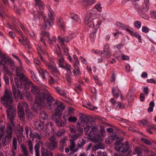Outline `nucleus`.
Masks as SVG:
<instances>
[{
  "label": "nucleus",
  "instance_id": "obj_52",
  "mask_svg": "<svg viewBox=\"0 0 156 156\" xmlns=\"http://www.w3.org/2000/svg\"><path fill=\"white\" fill-rule=\"evenodd\" d=\"M68 140L67 137H65L64 138L60 139V143L64 145V144L66 143L67 140Z\"/></svg>",
  "mask_w": 156,
  "mask_h": 156
},
{
  "label": "nucleus",
  "instance_id": "obj_9",
  "mask_svg": "<svg viewBox=\"0 0 156 156\" xmlns=\"http://www.w3.org/2000/svg\"><path fill=\"white\" fill-rule=\"evenodd\" d=\"M38 72L44 80L45 79L46 77H48L49 78L48 79L49 83L50 84H53L55 81L54 78L50 76L49 73L46 70L41 69L38 70Z\"/></svg>",
  "mask_w": 156,
  "mask_h": 156
},
{
  "label": "nucleus",
  "instance_id": "obj_1",
  "mask_svg": "<svg viewBox=\"0 0 156 156\" xmlns=\"http://www.w3.org/2000/svg\"><path fill=\"white\" fill-rule=\"evenodd\" d=\"M44 91L45 93L40 92L39 88H31V91L35 97V103L33 109L37 112L45 105L50 110H55L56 125L59 127L65 126L66 120L65 116L63 117V120L61 119L65 106L62 102L55 100L51 93L47 90L44 89Z\"/></svg>",
  "mask_w": 156,
  "mask_h": 156
},
{
  "label": "nucleus",
  "instance_id": "obj_37",
  "mask_svg": "<svg viewBox=\"0 0 156 156\" xmlns=\"http://www.w3.org/2000/svg\"><path fill=\"white\" fill-rule=\"evenodd\" d=\"M114 106L115 108H124L125 107L124 105L119 101L116 103Z\"/></svg>",
  "mask_w": 156,
  "mask_h": 156
},
{
  "label": "nucleus",
  "instance_id": "obj_34",
  "mask_svg": "<svg viewBox=\"0 0 156 156\" xmlns=\"http://www.w3.org/2000/svg\"><path fill=\"white\" fill-rule=\"evenodd\" d=\"M133 153L134 154H137L138 155H140L142 154V150L139 148L136 147L133 151Z\"/></svg>",
  "mask_w": 156,
  "mask_h": 156
},
{
  "label": "nucleus",
  "instance_id": "obj_32",
  "mask_svg": "<svg viewBox=\"0 0 156 156\" xmlns=\"http://www.w3.org/2000/svg\"><path fill=\"white\" fill-rule=\"evenodd\" d=\"M55 91L59 95L65 96L66 95V93L64 90H62L60 88H55Z\"/></svg>",
  "mask_w": 156,
  "mask_h": 156
},
{
  "label": "nucleus",
  "instance_id": "obj_40",
  "mask_svg": "<svg viewBox=\"0 0 156 156\" xmlns=\"http://www.w3.org/2000/svg\"><path fill=\"white\" fill-rule=\"evenodd\" d=\"M70 16L73 20L77 21L79 19V16L74 13H72L70 14Z\"/></svg>",
  "mask_w": 156,
  "mask_h": 156
},
{
  "label": "nucleus",
  "instance_id": "obj_3",
  "mask_svg": "<svg viewBox=\"0 0 156 156\" xmlns=\"http://www.w3.org/2000/svg\"><path fill=\"white\" fill-rule=\"evenodd\" d=\"M94 15H95L94 13L91 12L89 13L85 17L84 21L85 24L90 27L89 30H92L90 35V37L91 38V40L92 41H94V39L96 37V33L97 29L99 27L101 23V21L98 20L95 22L96 26L95 27V24L93 18Z\"/></svg>",
  "mask_w": 156,
  "mask_h": 156
},
{
  "label": "nucleus",
  "instance_id": "obj_38",
  "mask_svg": "<svg viewBox=\"0 0 156 156\" xmlns=\"http://www.w3.org/2000/svg\"><path fill=\"white\" fill-rule=\"evenodd\" d=\"M77 131L80 133H83V128L82 127V124H81L80 123H78L77 125Z\"/></svg>",
  "mask_w": 156,
  "mask_h": 156
},
{
  "label": "nucleus",
  "instance_id": "obj_6",
  "mask_svg": "<svg viewBox=\"0 0 156 156\" xmlns=\"http://www.w3.org/2000/svg\"><path fill=\"white\" fill-rule=\"evenodd\" d=\"M48 6L49 7V8L48 9L50 12V13L48 14V16L49 19H47L46 17L43 16V22L41 25L42 26V28H43L44 29H45L47 27L49 28L51 26V24H53L54 22V19L52 15L54 12L49 5H48Z\"/></svg>",
  "mask_w": 156,
  "mask_h": 156
},
{
  "label": "nucleus",
  "instance_id": "obj_44",
  "mask_svg": "<svg viewBox=\"0 0 156 156\" xmlns=\"http://www.w3.org/2000/svg\"><path fill=\"white\" fill-rule=\"evenodd\" d=\"M87 126L84 128V129L85 132V134H86L88 132L89 130L90 129L92 126V124H86Z\"/></svg>",
  "mask_w": 156,
  "mask_h": 156
},
{
  "label": "nucleus",
  "instance_id": "obj_59",
  "mask_svg": "<svg viewBox=\"0 0 156 156\" xmlns=\"http://www.w3.org/2000/svg\"><path fill=\"white\" fill-rule=\"evenodd\" d=\"M41 35L43 36L47 37L48 38L49 37V33L48 32L43 31L41 33Z\"/></svg>",
  "mask_w": 156,
  "mask_h": 156
},
{
  "label": "nucleus",
  "instance_id": "obj_45",
  "mask_svg": "<svg viewBox=\"0 0 156 156\" xmlns=\"http://www.w3.org/2000/svg\"><path fill=\"white\" fill-rule=\"evenodd\" d=\"M56 41V38L54 37H53L52 39L50 38V37L48 39V42L49 44L52 45L54 42H55Z\"/></svg>",
  "mask_w": 156,
  "mask_h": 156
},
{
  "label": "nucleus",
  "instance_id": "obj_5",
  "mask_svg": "<svg viewBox=\"0 0 156 156\" xmlns=\"http://www.w3.org/2000/svg\"><path fill=\"white\" fill-rule=\"evenodd\" d=\"M123 140L117 138L114 144L115 145V149L117 151L125 153L128 151L129 149V142L126 141L125 143H122Z\"/></svg>",
  "mask_w": 156,
  "mask_h": 156
},
{
  "label": "nucleus",
  "instance_id": "obj_19",
  "mask_svg": "<svg viewBox=\"0 0 156 156\" xmlns=\"http://www.w3.org/2000/svg\"><path fill=\"white\" fill-rule=\"evenodd\" d=\"M149 0H144V3L141 9L142 10H144L145 12H147L149 9Z\"/></svg>",
  "mask_w": 156,
  "mask_h": 156
},
{
  "label": "nucleus",
  "instance_id": "obj_20",
  "mask_svg": "<svg viewBox=\"0 0 156 156\" xmlns=\"http://www.w3.org/2000/svg\"><path fill=\"white\" fill-rule=\"evenodd\" d=\"M41 153L42 156H50L51 155V153H53L51 151H49L44 147L41 148Z\"/></svg>",
  "mask_w": 156,
  "mask_h": 156
},
{
  "label": "nucleus",
  "instance_id": "obj_18",
  "mask_svg": "<svg viewBox=\"0 0 156 156\" xmlns=\"http://www.w3.org/2000/svg\"><path fill=\"white\" fill-rule=\"evenodd\" d=\"M12 91L15 98L19 97L20 99L22 100L23 99L22 94L18 89V88H12Z\"/></svg>",
  "mask_w": 156,
  "mask_h": 156
},
{
  "label": "nucleus",
  "instance_id": "obj_63",
  "mask_svg": "<svg viewBox=\"0 0 156 156\" xmlns=\"http://www.w3.org/2000/svg\"><path fill=\"white\" fill-rule=\"evenodd\" d=\"M62 68L65 69L67 71V70L69 69H71V66L67 63L66 64L65 66H64Z\"/></svg>",
  "mask_w": 156,
  "mask_h": 156
},
{
  "label": "nucleus",
  "instance_id": "obj_51",
  "mask_svg": "<svg viewBox=\"0 0 156 156\" xmlns=\"http://www.w3.org/2000/svg\"><path fill=\"white\" fill-rule=\"evenodd\" d=\"M141 140L142 141H143L144 142V143L148 145H151L152 144L151 142L149 141L148 140L144 138H142L141 139Z\"/></svg>",
  "mask_w": 156,
  "mask_h": 156
},
{
  "label": "nucleus",
  "instance_id": "obj_33",
  "mask_svg": "<svg viewBox=\"0 0 156 156\" xmlns=\"http://www.w3.org/2000/svg\"><path fill=\"white\" fill-rule=\"evenodd\" d=\"M57 23L58 25L60 27L62 28H64V25L63 23L62 18L61 17H59L57 19Z\"/></svg>",
  "mask_w": 156,
  "mask_h": 156
},
{
  "label": "nucleus",
  "instance_id": "obj_15",
  "mask_svg": "<svg viewBox=\"0 0 156 156\" xmlns=\"http://www.w3.org/2000/svg\"><path fill=\"white\" fill-rule=\"evenodd\" d=\"M95 0H83L82 1L81 3L83 6L87 7L95 3Z\"/></svg>",
  "mask_w": 156,
  "mask_h": 156
},
{
  "label": "nucleus",
  "instance_id": "obj_36",
  "mask_svg": "<svg viewBox=\"0 0 156 156\" xmlns=\"http://www.w3.org/2000/svg\"><path fill=\"white\" fill-rule=\"evenodd\" d=\"M66 132V130L64 129H62L58 131L56 133V135L58 137H61Z\"/></svg>",
  "mask_w": 156,
  "mask_h": 156
},
{
  "label": "nucleus",
  "instance_id": "obj_28",
  "mask_svg": "<svg viewBox=\"0 0 156 156\" xmlns=\"http://www.w3.org/2000/svg\"><path fill=\"white\" fill-rule=\"evenodd\" d=\"M55 47L57 50L55 51V53L58 55V58H62L63 57V55L61 54L62 52L60 50V46L59 45H57Z\"/></svg>",
  "mask_w": 156,
  "mask_h": 156
},
{
  "label": "nucleus",
  "instance_id": "obj_24",
  "mask_svg": "<svg viewBox=\"0 0 156 156\" xmlns=\"http://www.w3.org/2000/svg\"><path fill=\"white\" fill-rule=\"evenodd\" d=\"M25 112L26 116L29 120H31L34 117L35 115L29 109L26 110Z\"/></svg>",
  "mask_w": 156,
  "mask_h": 156
},
{
  "label": "nucleus",
  "instance_id": "obj_12",
  "mask_svg": "<svg viewBox=\"0 0 156 156\" xmlns=\"http://www.w3.org/2000/svg\"><path fill=\"white\" fill-rule=\"evenodd\" d=\"M103 56L105 57L108 58L110 57L111 54L109 50V46L107 44H105L104 51H103Z\"/></svg>",
  "mask_w": 156,
  "mask_h": 156
},
{
  "label": "nucleus",
  "instance_id": "obj_55",
  "mask_svg": "<svg viewBox=\"0 0 156 156\" xmlns=\"http://www.w3.org/2000/svg\"><path fill=\"white\" fill-rule=\"evenodd\" d=\"M71 75L65 74V78L66 80L69 83L71 82L72 79L71 78L70 76Z\"/></svg>",
  "mask_w": 156,
  "mask_h": 156
},
{
  "label": "nucleus",
  "instance_id": "obj_64",
  "mask_svg": "<svg viewBox=\"0 0 156 156\" xmlns=\"http://www.w3.org/2000/svg\"><path fill=\"white\" fill-rule=\"evenodd\" d=\"M142 30L143 32L147 33L149 32V29L145 26H144L142 27Z\"/></svg>",
  "mask_w": 156,
  "mask_h": 156
},
{
  "label": "nucleus",
  "instance_id": "obj_49",
  "mask_svg": "<svg viewBox=\"0 0 156 156\" xmlns=\"http://www.w3.org/2000/svg\"><path fill=\"white\" fill-rule=\"evenodd\" d=\"M134 24L136 28L138 29L140 28L141 26V23L140 21H136L135 22Z\"/></svg>",
  "mask_w": 156,
  "mask_h": 156
},
{
  "label": "nucleus",
  "instance_id": "obj_14",
  "mask_svg": "<svg viewBox=\"0 0 156 156\" xmlns=\"http://www.w3.org/2000/svg\"><path fill=\"white\" fill-rule=\"evenodd\" d=\"M5 133L6 134L5 135L8 136L9 139L10 138L12 139L13 131L11 125L8 124L7 125Z\"/></svg>",
  "mask_w": 156,
  "mask_h": 156
},
{
  "label": "nucleus",
  "instance_id": "obj_8",
  "mask_svg": "<svg viewBox=\"0 0 156 156\" xmlns=\"http://www.w3.org/2000/svg\"><path fill=\"white\" fill-rule=\"evenodd\" d=\"M48 140L49 142L47 143V144L48 145V147L50 150H53L58 147V141L54 136H51Z\"/></svg>",
  "mask_w": 156,
  "mask_h": 156
},
{
  "label": "nucleus",
  "instance_id": "obj_2",
  "mask_svg": "<svg viewBox=\"0 0 156 156\" xmlns=\"http://www.w3.org/2000/svg\"><path fill=\"white\" fill-rule=\"evenodd\" d=\"M13 98L11 92L6 89L5 94L1 97V102L7 108L6 112L8 118L11 124H13L16 115V110L12 103Z\"/></svg>",
  "mask_w": 156,
  "mask_h": 156
},
{
  "label": "nucleus",
  "instance_id": "obj_25",
  "mask_svg": "<svg viewBox=\"0 0 156 156\" xmlns=\"http://www.w3.org/2000/svg\"><path fill=\"white\" fill-rule=\"evenodd\" d=\"M101 141H98L97 142H94V143H97L94 146V148L95 150H98L100 149H103L105 148V145L102 143H100L99 142Z\"/></svg>",
  "mask_w": 156,
  "mask_h": 156
},
{
  "label": "nucleus",
  "instance_id": "obj_47",
  "mask_svg": "<svg viewBox=\"0 0 156 156\" xmlns=\"http://www.w3.org/2000/svg\"><path fill=\"white\" fill-rule=\"evenodd\" d=\"M70 146L69 147L71 151H73L75 147V143L73 140H70Z\"/></svg>",
  "mask_w": 156,
  "mask_h": 156
},
{
  "label": "nucleus",
  "instance_id": "obj_42",
  "mask_svg": "<svg viewBox=\"0 0 156 156\" xmlns=\"http://www.w3.org/2000/svg\"><path fill=\"white\" fill-rule=\"evenodd\" d=\"M0 58L2 59H3L7 62L9 61L10 59L9 56H6V55H1L0 56Z\"/></svg>",
  "mask_w": 156,
  "mask_h": 156
},
{
  "label": "nucleus",
  "instance_id": "obj_26",
  "mask_svg": "<svg viewBox=\"0 0 156 156\" xmlns=\"http://www.w3.org/2000/svg\"><path fill=\"white\" fill-rule=\"evenodd\" d=\"M58 65L60 67L62 68L67 63L65 61V60L63 57L62 58H59L58 59Z\"/></svg>",
  "mask_w": 156,
  "mask_h": 156
},
{
  "label": "nucleus",
  "instance_id": "obj_54",
  "mask_svg": "<svg viewBox=\"0 0 156 156\" xmlns=\"http://www.w3.org/2000/svg\"><path fill=\"white\" fill-rule=\"evenodd\" d=\"M84 117L85 122L86 123V124H91L90 123V121L91 119L90 117L88 116L87 115H84Z\"/></svg>",
  "mask_w": 156,
  "mask_h": 156
},
{
  "label": "nucleus",
  "instance_id": "obj_61",
  "mask_svg": "<svg viewBox=\"0 0 156 156\" xmlns=\"http://www.w3.org/2000/svg\"><path fill=\"white\" fill-rule=\"evenodd\" d=\"M116 75L114 72H113L112 75L111 76V81L112 82H115V79Z\"/></svg>",
  "mask_w": 156,
  "mask_h": 156
},
{
  "label": "nucleus",
  "instance_id": "obj_22",
  "mask_svg": "<svg viewBox=\"0 0 156 156\" xmlns=\"http://www.w3.org/2000/svg\"><path fill=\"white\" fill-rule=\"evenodd\" d=\"M39 118L43 120H47L48 119V115L45 111H42L40 114Z\"/></svg>",
  "mask_w": 156,
  "mask_h": 156
},
{
  "label": "nucleus",
  "instance_id": "obj_11",
  "mask_svg": "<svg viewBox=\"0 0 156 156\" xmlns=\"http://www.w3.org/2000/svg\"><path fill=\"white\" fill-rule=\"evenodd\" d=\"M17 110L19 118L21 120L24 121L25 115L24 109L20 104H18Z\"/></svg>",
  "mask_w": 156,
  "mask_h": 156
},
{
  "label": "nucleus",
  "instance_id": "obj_4",
  "mask_svg": "<svg viewBox=\"0 0 156 156\" xmlns=\"http://www.w3.org/2000/svg\"><path fill=\"white\" fill-rule=\"evenodd\" d=\"M14 80L17 88H36V87L34 85L32 82L26 76L20 80L15 78Z\"/></svg>",
  "mask_w": 156,
  "mask_h": 156
},
{
  "label": "nucleus",
  "instance_id": "obj_31",
  "mask_svg": "<svg viewBox=\"0 0 156 156\" xmlns=\"http://www.w3.org/2000/svg\"><path fill=\"white\" fill-rule=\"evenodd\" d=\"M20 148H21L24 155L26 156H27L28 155V152L27 151V148L26 146L24 144H21Z\"/></svg>",
  "mask_w": 156,
  "mask_h": 156
},
{
  "label": "nucleus",
  "instance_id": "obj_17",
  "mask_svg": "<svg viewBox=\"0 0 156 156\" xmlns=\"http://www.w3.org/2000/svg\"><path fill=\"white\" fill-rule=\"evenodd\" d=\"M17 140L16 138L14 137L12 140V145L13 149H12V152L13 156H16V153L14 150H16L17 149Z\"/></svg>",
  "mask_w": 156,
  "mask_h": 156
},
{
  "label": "nucleus",
  "instance_id": "obj_50",
  "mask_svg": "<svg viewBox=\"0 0 156 156\" xmlns=\"http://www.w3.org/2000/svg\"><path fill=\"white\" fill-rule=\"evenodd\" d=\"M9 27L10 28L12 29V30H16L20 34H22V32L20 30H18V29L17 27L15 26L14 25V26H9Z\"/></svg>",
  "mask_w": 156,
  "mask_h": 156
},
{
  "label": "nucleus",
  "instance_id": "obj_48",
  "mask_svg": "<svg viewBox=\"0 0 156 156\" xmlns=\"http://www.w3.org/2000/svg\"><path fill=\"white\" fill-rule=\"evenodd\" d=\"M133 5L134 7L136 9L137 12L139 10L141 9V8L139 7V5L138 3L136 2H132Z\"/></svg>",
  "mask_w": 156,
  "mask_h": 156
},
{
  "label": "nucleus",
  "instance_id": "obj_57",
  "mask_svg": "<svg viewBox=\"0 0 156 156\" xmlns=\"http://www.w3.org/2000/svg\"><path fill=\"white\" fill-rule=\"evenodd\" d=\"M100 133H99V134L101 136H102L103 135V138L104 136V133L106 132L105 130L103 127H100Z\"/></svg>",
  "mask_w": 156,
  "mask_h": 156
},
{
  "label": "nucleus",
  "instance_id": "obj_53",
  "mask_svg": "<svg viewBox=\"0 0 156 156\" xmlns=\"http://www.w3.org/2000/svg\"><path fill=\"white\" fill-rule=\"evenodd\" d=\"M116 25L121 28L124 29L125 27L124 24L119 22H117L116 23Z\"/></svg>",
  "mask_w": 156,
  "mask_h": 156
},
{
  "label": "nucleus",
  "instance_id": "obj_7",
  "mask_svg": "<svg viewBox=\"0 0 156 156\" xmlns=\"http://www.w3.org/2000/svg\"><path fill=\"white\" fill-rule=\"evenodd\" d=\"M89 135L92 137V141L94 142H97L103 140V136H101L97 132V128L93 127L89 133Z\"/></svg>",
  "mask_w": 156,
  "mask_h": 156
},
{
  "label": "nucleus",
  "instance_id": "obj_62",
  "mask_svg": "<svg viewBox=\"0 0 156 156\" xmlns=\"http://www.w3.org/2000/svg\"><path fill=\"white\" fill-rule=\"evenodd\" d=\"M80 136V135L79 133L74 134L71 136V138L72 139V140L74 141L77 138L79 137Z\"/></svg>",
  "mask_w": 156,
  "mask_h": 156
},
{
  "label": "nucleus",
  "instance_id": "obj_39",
  "mask_svg": "<svg viewBox=\"0 0 156 156\" xmlns=\"http://www.w3.org/2000/svg\"><path fill=\"white\" fill-rule=\"evenodd\" d=\"M154 105V102L153 101H151L149 104V107L147 109L148 112H151L153 111V107Z\"/></svg>",
  "mask_w": 156,
  "mask_h": 156
},
{
  "label": "nucleus",
  "instance_id": "obj_35",
  "mask_svg": "<svg viewBox=\"0 0 156 156\" xmlns=\"http://www.w3.org/2000/svg\"><path fill=\"white\" fill-rule=\"evenodd\" d=\"M34 149L35 151L36 156H40L39 145L38 144H36L34 146Z\"/></svg>",
  "mask_w": 156,
  "mask_h": 156
},
{
  "label": "nucleus",
  "instance_id": "obj_60",
  "mask_svg": "<svg viewBox=\"0 0 156 156\" xmlns=\"http://www.w3.org/2000/svg\"><path fill=\"white\" fill-rule=\"evenodd\" d=\"M91 51L93 53H95L96 54H98L99 55H102L103 53L102 51H99L97 50H95L94 49H92Z\"/></svg>",
  "mask_w": 156,
  "mask_h": 156
},
{
  "label": "nucleus",
  "instance_id": "obj_13",
  "mask_svg": "<svg viewBox=\"0 0 156 156\" xmlns=\"http://www.w3.org/2000/svg\"><path fill=\"white\" fill-rule=\"evenodd\" d=\"M117 138V136L115 133H110V136L105 140L106 144H111Z\"/></svg>",
  "mask_w": 156,
  "mask_h": 156
},
{
  "label": "nucleus",
  "instance_id": "obj_43",
  "mask_svg": "<svg viewBox=\"0 0 156 156\" xmlns=\"http://www.w3.org/2000/svg\"><path fill=\"white\" fill-rule=\"evenodd\" d=\"M5 127L4 126H2L0 128V141H1L2 137L4 135V131Z\"/></svg>",
  "mask_w": 156,
  "mask_h": 156
},
{
  "label": "nucleus",
  "instance_id": "obj_41",
  "mask_svg": "<svg viewBox=\"0 0 156 156\" xmlns=\"http://www.w3.org/2000/svg\"><path fill=\"white\" fill-rule=\"evenodd\" d=\"M132 36L137 37L140 43L142 41L141 40V36L137 32L135 33L134 32Z\"/></svg>",
  "mask_w": 156,
  "mask_h": 156
},
{
  "label": "nucleus",
  "instance_id": "obj_23",
  "mask_svg": "<svg viewBox=\"0 0 156 156\" xmlns=\"http://www.w3.org/2000/svg\"><path fill=\"white\" fill-rule=\"evenodd\" d=\"M146 12H145L144 10H142L141 9L138 11V12L139 13L140 15L143 18L145 19H148L149 17L146 13Z\"/></svg>",
  "mask_w": 156,
  "mask_h": 156
},
{
  "label": "nucleus",
  "instance_id": "obj_58",
  "mask_svg": "<svg viewBox=\"0 0 156 156\" xmlns=\"http://www.w3.org/2000/svg\"><path fill=\"white\" fill-rule=\"evenodd\" d=\"M68 121L71 122H75L77 121V118L75 117H70L68 119Z\"/></svg>",
  "mask_w": 156,
  "mask_h": 156
},
{
  "label": "nucleus",
  "instance_id": "obj_29",
  "mask_svg": "<svg viewBox=\"0 0 156 156\" xmlns=\"http://www.w3.org/2000/svg\"><path fill=\"white\" fill-rule=\"evenodd\" d=\"M7 139H8V142L9 143L11 140L12 138H9L8 136H5L3 138L2 140V143L4 146L7 145L8 144V142L6 140Z\"/></svg>",
  "mask_w": 156,
  "mask_h": 156
},
{
  "label": "nucleus",
  "instance_id": "obj_56",
  "mask_svg": "<svg viewBox=\"0 0 156 156\" xmlns=\"http://www.w3.org/2000/svg\"><path fill=\"white\" fill-rule=\"evenodd\" d=\"M148 122L147 120L143 119L142 120L140 121L139 123L140 125L144 126L146 124H147Z\"/></svg>",
  "mask_w": 156,
  "mask_h": 156
},
{
  "label": "nucleus",
  "instance_id": "obj_46",
  "mask_svg": "<svg viewBox=\"0 0 156 156\" xmlns=\"http://www.w3.org/2000/svg\"><path fill=\"white\" fill-rule=\"evenodd\" d=\"M3 70L7 75L11 76L12 75V73L8 69V68L4 66L3 67Z\"/></svg>",
  "mask_w": 156,
  "mask_h": 156
},
{
  "label": "nucleus",
  "instance_id": "obj_30",
  "mask_svg": "<svg viewBox=\"0 0 156 156\" xmlns=\"http://www.w3.org/2000/svg\"><path fill=\"white\" fill-rule=\"evenodd\" d=\"M34 126L37 129H43V123L40 121L35 122L34 123Z\"/></svg>",
  "mask_w": 156,
  "mask_h": 156
},
{
  "label": "nucleus",
  "instance_id": "obj_16",
  "mask_svg": "<svg viewBox=\"0 0 156 156\" xmlns=\"http://www.w3.org/2000/svg\"><path fill=\"white\" fill-rule=\"evenodd\" d=\"M16 75L19 77V80L23 79V78H24V77L26 76L21 70V67L16 68Z\"/></svg>",
  "mask_w": 156,
  "mask_h": 156
},
{
  "label": "nucleus",
  "instance_id": "obj_27",
  "mask_svg": "<svg viewBox=\"0 0 156 156\" xmlns=\"http://www.w3.org/2000/svg\"><path fill=\"white\" fill-rule=\"evenodd\" d=\"M120 91L119 88H113L112 90V93L113 96L118 98L119 95Z\"/></svg>",
  "mask_w": 156,
  "mask_h": 156
},
{
  "label": "nucleus",
  "instance_id": "obj_21",
  "mask_svg": "<svg viewBox=\"0 0 156 156\" xmlns=\"http://www.w3.org/2000/svg\"><path fill=\"white\" fill-rule=\"evenodd\" d=\"M34 1L35 2V6H38L41 10L43 9L45 5L41 0H34Z\"/></svg>",
  "mask_w": 156,
  "mask_h": 156
},
{
  "label": "nucleus",
  "instance_id": "obj_10",
  "mask_svg": "<svg viewBox=\"0 0 156 156\" xmlns=\"http://www.w3.org/2000/svg\"><path fill=\"white\" fill-rule=\"evenodd\" d=\"M55 62L53 61H51L48 63H46V65L51 72V73L53 75L55 74H60V73L57 68L54 66Z\"/></svg>",
  "mask_w": 156,
  "mask_h": 156
}]
</instances>
